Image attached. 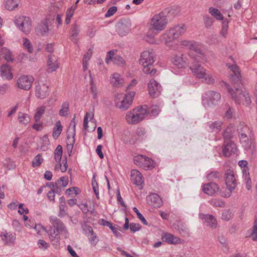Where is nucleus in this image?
<instances>
[{
  "label": "nucleus",
  "mask_w": 257,
  "mask_h": 257,
  "mask_svg": "<svg viewBox=\"0 0 257 257\" xmlns=\"http://www.w3.org/2000/svg\"><path fill=\"white\" fill-rule=\"evenodd\" d=\"M50 221L52 225L49 227L47 232L52 244L55 246H58L60 242V235H61L64 238L68 236V232L63 223L55 216H50Z\"/></svg>",
  "instance_id": "f257e3e1"
},
{
  "label": "nucleus",
  "mask_w": 257,
  "mask_h": 257,
  "mask_svg": "<svg viewBox=\"0 0 257 257\" xmlns=\"http://www.w3.org/2000/svg\"><path fill=\"white\" fill-rule=\"evenodd\" d=\"M173 32L170 28L166 30L159 37L158 41H155L153 40L154 36L147 34L146 37V40L152 44H159L160 43H164L169 48L172 49H176L178 44L177 41V39L173 35Z\"/></svg>",
  "instance_id": "f03ea898"
},
{
  "label": "nucleus",
  "mask_w": 257,
  "mask_h": 257,
  "mask_svg": "<svg viewBox=\"0 0 257 257\" xmlns=\"http://www.w3.org/2000/svg\"><path fill=\"white\" fill-rule=\"evenodd\" d=\"M155 61V53L153 49H147L143 51L140 54L139 63L143 67V72L146 74L154 75L156 70L151 69V66Z\"/></svg>",
  "instance_id": "7ed1b4c3"
},
{
  "label": "nucleus",
  "mask_w": 257,
  "mask_h": 257,
  "mask_svg": "<svg viewBox=\"0 0 257 257\" xmlns=\"http://www.w3.org/2000/svg\"><path fill=\"white\" fill-rule=\"evenodd\" d=\"M180 45L189 49L188 53L190 58L194 56V59L201 62H206L207 59L204 54L201 50L200 45L196 42L186 40L180 42Z\"/></svg>",
  "instance_id": "20e7f679"
},
{
  "label": "nucleus",
  "mask_w": 257,
  "mask_h": 257,
  "mask_svg": "<svg viewBox=\"0 0 257 257\" xmlns=\"http://www.w3.org/2000/svg\"><path fill=\"white\" fill-rule=\"evenodd\" d=\"M168 23L166 11H162L154 15L149 23V29L160 33L165 29Z\"/></svg>",
  "instance_id": "39448f33"
},
{
  "label": "nucleus",
  "mask_w": 257,
  "mask_h": 257,
  "mask_svg": "<svg viewBox=\"0 0 257 257\" xmlns=\"http://www.w3.org/2000/svg\"><path fill=\"white\" fill-rule=\"evenodd\" d=\"M147 105L142 106L128 111L125 116L126 121L130 124H136L143 120L149 114Z\"/></svg>",
  "instance_id": "423d86ee"
},
{
  "label": "nucleus",
  "mask_w": 257,
  "mask_h": 257,
  "mask_svg": "<svg viewBox=\"0 0 257 257\" xmlns=\"http://www.w3.org/2000/svg\"><path fill=\"white\" fill-rule=\"evenodd\" d=\"M224 85L227 89L228 92L231 95L236 103L238 104H243L246 105L250 104V97L248 93L245 90H242L239 87H237L235 88V90L234 91L229 87L227 83H224Z\"/></svg>",
  "instance_id": "0eeeda50"
},
{
  "label": "nucleus",
  "mask_w": 257,
  "mask_h": 257,
  "mask_svg": "<svg viewBox=\"0 0 257 257\" xmlns=\"http://www.w3.org/2000/svg\"><path fill=\"white\" fill-rule=\"evenodd\" d=\"M135 91H130L123 95L122 93H117L114 95V102L116 107L122 110L127 109L132 103L135 95Z\"/></svg>",
  "instance_id": "6e6552de"
},
{
  "label": "nucleus",
  "mask_w": 257,
  "mask_h": 257,
  "mask_svg": "<svg viewBox=\"0 0 257 257\" xmlns=\"http://www.w3.org/2000/svg\"><path fill=\"white\" fill-rule=\"evenodd\" d=\"M220 98L221 95L218 92L208 91L202 97V104L205 108L211 107L217 104Z\"/></svg>",
  "instance_id": "1a4fd4ad"
},
{
  "label": "nucleus",
  "mask_w": 257,
  "mask_h": 257,
  "mask_svg": "<svg viewBox=\"0 0 257 257\" xmlns=\"http://www.w3.org/2000/svg\"><path fill=\"white\" fill-rule=\"evenodd\" d=\"M192 61L190 64L189 68L193 75L198 79H202L204 76L206 70L202 67L200 63H204L194 59V56L191 57Z\"/></svg>",
  "instance_id": "9d476101"
},
{
  "label": "nucleus",
  "mask_w": 257,
  "mask_h": 257,
  "mask_svg": "<svg viewBox=\"0 0 257 257\" xmlns=\"http://www.w3.org/2000/svg\"><path fill=\"white\" fill-rule=\"evenodd\" d=\"M14 23L20 30L27 34L31 30V22L30 18L19 16L15 18Z\"/></svg>",
  "instance_id": "9b49d317"
},
{
  "label": "nucleus",
  "mask_w": 257,
  "mask_h": 257,
  "mask_svg": "<svg viewBox=\"0 0 257 257\" xmlns=\"http://www.w3.org/2000/svg\"><path fill=\"white\" fill-rule=\"evenodd\" d=\"M62 152V148L61 146L58 145L54 151V159L55 161L57 162V164L55 167V169L56 170L60 169L62 172H65L67 169L68 165L66 159L62 161V163H63V166L62 164L61 163Z\"/></svg>",
  "instance_id": "f8f14e48"
},
{
  "label": "nucleus",
  "mask_w": 257,
  "mask_h": 257,
  "mask_svg": "<svg viewBox=\"0 0 257 257\" xmlns=\"http://www.w3.org/2000/svg\"><path fill=\"white\" fill-rule=\"evenodd\" d=\"M135 164L145 170H151L155 166V162L143 155H138L134 158Z\"/></svg>",
  "instance_id": "ddd939ff"
},
{
  "label": "nucleus",
  "mask_w": 257,
  "mask_h": 257,
  "mask_svg": "<svg viewBox=\"0 0 257 257\" xmlns=\"http://www.w3.org/2000/svg\"><path fill=\"white\" fill-rule=\"evenodd\" d=\"M171 61L177 67L182 68L190 65L192 59L189 55H176L172 58Z\"/></svg>",
  "instance_id": "4468645a"
},
{
  "label": "nucleus",
  "mask_w": 257,
  "mask_h": 257,
  "mask_svg": "<svg viewBox=\"0 0 257 257\" xmlns=\"http://www.w3.org/2000/svg\"><path fill=\"white\" fill-rule=\"evenodd\" d=\"M34 80V78L31 76L22 75L17 79V86L20 89L29 90L32 86Z\"/></svg>",
  "instance_id": "2eb2a0df"
},
{
  "label": "nucleus",
  "mask_w": 257,
  "mask_h": 257,
  "mask_svg": "<svg viewBox=\"0 0 257 257\" xmlns=\"http://www.w3.org/2000/svg\"><path fill=\"white\" fill-rule=\"evenodd\" d=\"M132 24L130 19H121L117 25L118 34L123 36L126 35L131 30Z\"/></svg>",
  "instance_id": "dca6fc26"
},
{
  "label": "nucleus",
  "mask_w": 257,
  "mask_h": 257,
  "mask_svg": "<svg viewBox=\"0 0 257 257\" xmlns=\"http://www.w3.org/2000/svg\"><path fill=\"white\" fill-rule=\"evenodd\" d=\"M225 182L227 188L232 192L237 186L236 179L233 172L228 170L225 173Z\"/></svg>",
  "instance_id": "f3484780"
},
{
  "label": "nucleus",
  "mask_w": 257,
  "mask_h": 257,
  "mask_svg": "<svg viewBox=\"0 0 257 257\" xmlns=\"http://www.w3.org/2000/svg\"><path fill=\"white\" fill-rule=\"evenodd\" d=\"M112 60L113 63L118 66H123L125 64L124 59L119 55L115 54L114 50L109 51L107 52L105 58V62L109 64L110 60Z\"/></svg>",
  "instance_id": "a211bd4d"
},
{
  "label": "nucleus",
  "mask_w": 257,
  "mask_h": 257,
  "mask_svg": "<svg viewBox=\"0 0 257 257\" xmlns=\"http://www.w3.org/2000/svg\"><path fill=\"white\" fill-rule=\"evenodd\" d=\"M148 87L149 93L152 97L159 96L162 90L161 86L154 79H151L150 81Z\"/></svg>",
  "instance_id": "6ab92c4d"
},
{
  "label": "nucleus",
  "mask_w": 257,
  "mask_h": 257,
  "mask_svg": "<svg viewBox=\"0 0 257 257\" xmlns=\"http://www.w3.org/2000/svg\"><path fill=\"white\" fill-rule=\"evenodd\" d=\"M49 86L46 84L39 83L36 86L35 94L38 98L43 99L49 95Z\"/></svg>",
  "instance_id": "aec40b11"
},
{
  "label": "nucleus",
  "mask_w": 257,
  "mask_h": 257,
  "mask_svg": "<svg viewBox=\"0 0 257 257\" xmlns=\"http://www.w3.org/2000/svg\"><path fill=\"white\" fill-rule=\"evenodd\" d=\"M162 239L164 241L170 244H179L183 242V240L179 237L167 232L162 234Z\"/></svg>",
  "instance_id": "412c9836"
},
{
  "label": "nucleus",
  "mask_w": 257,
  "mask_h": 257,
  "mask_svg": "<svg viewBox=\"0 0 257 257\" xmlns=\"http://www.w3.org/2000/svg\"><path fill=\"white\" fill-rule=\"evenodd\" d=\"M199 218L207 226L211 228H215L217 226V222L216 218L212 215L200 214Z\"/></svg>",
  "instance_id": "4be33fe9"
},
{
  "label": "nucleus",
  "mask_w": 257,
  "mask_h": 257,
  "mask_svg": "<svg viewBox=\"0 0 257 257\" xmlns=\"http://www.w3.org/2000/svg\"><path fill=\"white\" fill-rule=\"evenodd\" d=\"M228 68L232 72L231 80L234 84L240 82V72L239 68L236 64H227Z\"/></svg>",
  "instance_id": "5701e85b"
},
{
  "label": "nucleus",
  "mask_w": 257,
  "mask_h": 257,
  "mask_svg": "<svg viewBox=\"0 0 257 257\" xmlns=\"http://www.w3.org/2000/svg\"><path fill=\"white\" fill-rule=\"evenodd\" d=\"M48 22L49 20L48 19H45L38 25L36 30L38 35L42 36H47L48 35L50 30Z\"/></svg>",
  "instance_id": "b1692460"
},
{
  "label": "nucleus",
  "mask_w": 257,
  "mask_h": 257,
  "mask_svg": "<svg viewBox=\"0 0 257 257\" xmlns=\"http://www.w3.org/2000/svg\"><path fill=\"white\" fill-rule=\"evenodd\" d=\"M0 76L3 79L10 80L13 79V75L11 67L8 64H3L0 67Z\"/></svg>",
  "instance_id": "393cba45"
},
{
  "label": "nucleus",
  "mask_w": 257,
  "mask_h": 257,
  "mask_svg": "<svg viewBox=\"0 0 257 257\" xmlns=\"http://www.w3.org/2000/svg\"><path fill=\"white\" fill-rule=\"evenodd\" d=\"M131 180L134 184L138 186H141L144 182L142 174L136 169L131 171Z\"/></svg>",
  "instance_id": "a878e982"
},
{
  "label": "nucleus",
  "mask_w": 257,
  "mask_h": 257,
  "mask_svg": "<svg viewBox=\"0 0 257 257\" xmlns=\"http://www.w3.org/2000/svg\"><path fill=\"white\" fill-rule=\"evenodd\" d=\"M148 203L155 207H160L162 203V200L158 194H150L146 198Z\"/></svg>",
  "instance_id": "bb28decb"
},
{
  "label": "nucleus",
  "mask_w": 257,
  "mask_h": 257,
  "mask_svg": "<svg viewBox=\"0 0 257 257\" xmlns=\"http://www.w3.org/2000/svg\"><path fill=\"white\" fill-rule=\"evenodd\" d=\"M110 82L114 87H120L124 83V80L121 75L118 73H114L110 77Z\"/></svg>",
  "instance_id": "cd10ccee"
},
{
  "label": "nucleus",
  "mask_w": 257,
  "mask_h": 257,
  "mask_svg": "<svg viewBox=\"0 0 257 257\" xmlns=\"http://www.w3.org/2000/svg\"><path fill=\"white\" fill-rule=\"evenodd\" d=\"M47 66L50 72L56 71L59 67L58 58L54 55L50 54L48 56Z\"/></svg>",
  "instance_id": "c85d7f7f"
},
{
  "label": "nucleus",
  "mask_w": 257,
  "mask_h": 257,
  "mask_svg": "<svg viewBox=\"0 0 257 257\" xmlns=\"http://www.w3.org/2000/svg\"><path fill=\"white\" fill-rule=\"evenodd\" d=\"M236 151V145L232 141L225 143L223 149V155L226 157H229L232 153Z\"/></svg>",
  "instance_id": "c756f323"
},
{
  "label": "nucleus",
  "mask_w": 257,
  "mask_h": 257,
  "mask_svg": "<svg viewBox=\"0 0 257 257\" xmlns=\"http://www.w3.org/2000/svg\"><path fill=\"white\" fill-rule=\"evenodd\" d=\"M239 139L244 149L249 150L251 149L252 139L251 137H249L245 134L241 133L239 135Z\"/></svg>",
  "instance_id": "7c9ffc66"
},
{
  "label": "nucleus",
  "mask_w": 257,
  "mask_h": 257,
  "mask_svg": "<svg viewBox=\"0 0 257 257\" xmlns=\"http://www.w3.org/2000/svg\"><path fill=\"white\" fill-rule=\"evenodd\" d=\"M186 29V26L183 24H179L170 28V29L173 33V35L174 36L176 37L177 39L185 33Z\"/></svg>",
  "instance_id": "2f4dec72"
},
{
  "label": "nucleus",
  "mask_w": 257,
  "mask_h": 257,
  "mask_svg": "<svg viewBox=\"0 0 257 257\" xmlns=\"http://www.w3.org/2000/svg\"><path fill=\"white\" fill-rule=\"evenodd\" d=\"M202 189L204 193H217L220 191L218 185L214 182L204 184Z\"/></svg>",
  "instance_id": "473e14b6"
},
{
  "label": "nucleus",
  "mask_w": 257,
  "mask_h": 257,
  "mask_svg": "<svg viewBox=\"0 0 257 257\" xmlns=\"http://www.w3.org/2000/svg\"><path fill=\"white\" fill-rule=\"evenodd\" d=\"M20 0H5L4 6L8 11H14L19 8Z\"/></svg>",
  "instance_id": "72a5a7b5"
},
{
  "label": "nucleus",
  "mask_w": 257,
  "mask_h": 257,
  "mask_svg": "<svg viewBox=\"0 0 257 257\" xmlns=\"http://www.w3.org/2000/svg\"><path fill=\"white\" fill-rule=\"evenodd\" d=\"M99 223L103 226H108L109 229L112 230V231L117 237H119L121 236V233H120L119 230L118 229L117 227L113 226L110 222L101 219L99 220Z\"/></svg>",
  "instance_id": "f704fd0d"
},
{
  "label": "nucleus",
  "mask_w": 257,
  "mask_h": 257,
  "mask_svg": "<svg viewBox=\"0 0 257 257\" xmlns=\"http://www.w3.org/2000/svg\"><path fill=\"white\" fill-rule=\"evenodd\" d=\"M0 56L8 62H13L14 60L12 52L6 47H3L0 51Z\"/></svg>",
  "instance_id": "c9c22d12"
},
{
  "label": "nucleus",
  "mask_w": 257,
  "mask_h": 257,
  "mask_svg": "<svg viewBox=\"0 0 257 257\" xmlns=\"http://www.w3.org/2000/svg\"><path fill=\"white\" fill-rule=\"evenodd\" d=\"M1 236L3 241L6 244L13 243L16 239L15 235L11 233L2 232Z\"/></svg>",
  "instance_id": "e433bc0d"
},
{
  "label": "nucleus",
  "mask_w": 257,
  "mask_h": 257,
  "mask_svg": "<svg viewBox=\"0 0 257 257\" xmlns=\"http://www.w3.org/2000/svg\"><path fill=\"white\" fill-rule=\"evenodd\" d=\"M86 231L90 243L93 245H95L98 242V239L93 232L92 227L90 226H87L86 227Z\"/></svg>",
  "instance_id": "4c0bfd02"
},
{
  "label": "nucleus",
  "mask_w": 257,
  "mask_h": 257,
  "mask_svg": "<svg viewBox=\"0 0 257 257\" xmlns=\"http://www.w3.org/2000/svg\"><path fill=\"white\" fill-rule=\"evenodd\" d=\"M243 174V183L245 186L246 188L248 191H250L251 190L252 187V183L251 181L250 178L249 177V173L248 170H243L242 171Z\"/></svg>",
  "instance_id": "58836bf2"
},
{
  "label": "nucleus",
  "mask_w": 257,
  "mask_h": 257,
  "mask_svg": "<svg viewBox=\"0 0 257 257\" xmlns=\"http://www.w3.org/2000/svg\"><path fill=\"white\" fill-rule=\"evenodd\" d=\"M69 103L68 101L63 102L59 111V115L63 117L67 116L69 113Z\"/></svg>",
  "instance_id": "ea45409f"
},
{
  "label": "nucleus",
  "mask_w": 257,
  "mask_h": 257,
  "mask_svg": "<svg viewBox=\"0 0 257 257\" xmlns=\"http://www.w3.org/2000/svg\"><path fill=\"white\" fill-rule=\"evenodd\" d=\"M223 123L221 121L218 120L208 123V127L211 132H217L221 130Z\"/></svg>",
  "instance_id": "a19ab883"
},
{
  "label": "nucleus",
  "mask_w": 257,
  "mask_h": 257,
  "mask_svg": "<svg viewBox=\"0 0 257 257\" xmlns=\"http://www.w3.org/2000/svg\"><path fill=\"white\" fill-rule=\"evenodd\" d=\"M88 73L90 76V90L93 95V98L96 99L97 98L98 90L96 84L93 81V78L91 76V73L90 70H88Z\"/></svg>",
  "instance_id": "79ce46f5"
},
{
  "label": "nucleus",
  "mask_w": 257,
  "mask_h": 257,
  "mask_svg": "<svg viewBox=\"0 0 257 257\" xmlns=\"http://www.w3.org/2000/svg\"><path fill=\"white\" fill-rule=\"evenodd\" d=\"M209 13L217 20H223V16L220 11L216 8L210 7L208 10Z\"/></svg>",
  "instance_id": "37998d69"
},
{
  "label": "nucleus",
  "mask_w": 257,
  "mask_h": 257,
  "mask_svg": "<svg viewBox=\"0 0 257 257\" xmlns=\"http://www.w3.org/2000/svg\"><path fill=\"white\" fill-rule=\"evenodd\" d=\"M80 31L79 27L77 25H74L71 28V40L74 43H77L78 41L77 36Z\"/></svg>",
  "instance_id": "c03bdc74"
},
{
  "label": "nucleus",
  "mask_w": 257,
  "mask_h": 257,
  "mask_svg": "<svg viewBox=\"0 0 257 257\" xmlns=\"http://www.w3.org/2000/svg\"><path fill=\"white\" fill-rule=\"evenodd\" d=\"M18 119L20 124L26 125L30 121V117L26 113L19 112L18 113Z\"/></svg>",
  "instance_id": "a18cd8bd"
},
{
  "label": "nucleus",
  "mask_w": 257,
  "mask_h": 257,
  "mask_svg": "<svg viewBox=\"0 0 257 257\" xmlns=\"http://www.w3.org/2000/svg\"><path fill=\"white\" fill-rule=\"evenodd\" d=\"M62 131V126L60 121L58 120L56 122L55 126L54 127L52 136L54 139H57Z\"/></svg>",
  "instance_id": "49530a36"
},
{
  "label": "nucleus",
  "mask_w": 257,
  "mask_h": 257,
  "mask_svg": "<svg viewBox=\"0 0 257 257\" xmlns=\"http://www.w3.org/2000/svg\"><path fill=\"white\" fill-rule=\"evenodd\" d=\"M233 215V210L230 209H224L222 213L221 219L225 221H229L232 218Z\"/></svg>",
  "instance_id": "de8ad7c7"
},
{
  "label": "nucleus",
  "mask_w": 257,
  "mask_h": 257,
  "mask_svg": "<svg viewBox=\"0 0 257 257\" xmlns=\"http://www.w3.org/2000/svg\"><path fill=\"white\" fill-rule=\"evenodd\" d=\"M23 46L24 48L29 53H32L34 49L32 44L31 41L26 38H23Z\"/></svg>",
  "instance_id": "09e8293b"
},
{
  "label": "nucleus",
  "mask_w": 257,
  "mask_h": 257,
  "mask_svg": "<svg viewBox=\"0 0 257 257\" xmlns=\"http://www.w3.org/2000/svg\"><path fill=\"white\" fill-rule=\"evenodd\" d=\"M76 6H72L66 12L65 23L68 25L70 23L71 19L74 15V12L76 9Z\"/></svg>",
  "instance_id": "8fccbe9b"
},
{
  "label": "nucleus",
  "mask_w": 257,
  "mask_h": 257,
  "mask_svg": "<svg viewBox=\"0 0 257 257\" xmlns=\"http://www.w3.org/2000/svg\"><path fill=\"white\" fill-rule=\"evenodd\" d=\"M45 110L46 106L44 105H42L37 108L34 115V119L36 121H38L40 120L42 114L45 112Z\"/></svg>",
  "instance_id": "3c124183"
},
{
  "label": "nucleus",
  "mask_w": 257,
  "mask_h": 257,
  "mask_svg": "<svg viewBox=\"0 0 257 257\" xmlns=\"http://www.w3.org/2000/svg\"><path fill=\"white\" fill-rule=\"evenodd\" d=\"M201 79H203V82L208 84H212L215 82V79L212 75L210 73H207L206 71L204 74V76Z\"/></svg>",
  "instance_id": "603ef678"
},
{
  "label": "nucleus",
  "mask_w": 257,
  "mask_h": 257,
  "mask_svg": "<svg viewBox=\"0 0 257 257\" xmlns=\"http://www.w3.org/2000/svg\"><path fill=\"white\" fill-rule=\"evenodd\" d=\"M44 159L42 158L41 155L38 154L37 155L33 160L32 162V165L33 167L36 168L39 166L42 163Z\"/></svg>",
  "instance_id": "864d4df0"
},
{
  "label": "nucleus",
  "mask_w": 257,
  "mask_h": 257,
  "mask_svg": "<svg viewBox=\"0 0 257 257\" xmlns=\"http://www.w3.org/2000/svg\"><path fill=\"white\" fill-rule=\"evenodd\" d=\"M203 21L205 28L209 29L212 26L214 20L209 16L206 15L203 17Z\"/></svg>",
  "instance_id": "5fc2aeb1"
},
{
  "label": "nucleus",
  "mask_w": 257,
  "mask_h": 257,
  "mask_svg": "<svg viewBox=\"0 0 257 257\" xmlns=\"http://www.w3.org/2000/svg\"><path fill=\"white\" fill-rule=\"evenodd\" d=\"M47 188H49L50 190L48 191V193H55V191L54 190V185H51L50 184L49 185L48 183L47 185L45 186H43L41 188H40L38 190L37 193H41V192L43 191H46V189Z\"/></svg>",
  "instance_id": "6e6d98bb"
},
{
  "label": "nucleus",
  "mask_w": 257,
  "mask_h": 257,
  "mask_svg": "<svg viewBox=\"0 0 257 257\" xmlns=\"http://www.w3.org/2000/svg\"><path fill=\"white\" fill-rule=\"evenodd\" d=\"M75 116H74L72 118V120L70 123V125L69 126V131L70 133H71L73 137L75 135V126H76V122L75 119Z\"/></svg>",
  "instance_id": "4d7b16f0"
},
{
  "label": "nucleus",
  "mask_w": 257,
  "mask_h": 257,
  "mask_svg": "<svg viewBox=\"0 0 257 257\" xmlns=\"http://www.w3.org/2000/svg\"><path fill=\"white\" fill-rule=\"evenodd\" d=\"M221 177V174L218 171H213L209 173L207 175L208 180H214L218 179Z\"/></svg>",
  "instance_id": "13d9d810"
},
{
  "label": "nucleus",
  "mask_w": 257,
  "mask_h": 257,
  "mask_svg": "<svg viewBox=\"0 0 257 257\" xmlns=\"http://www.w3.org/2000/svg\"><path fill=\"white\" fill-rule=\"evenodd\" d=\"M250 236L254 241H257V221L255 220L252 227V230Z\"/></svg>",
  "instance_id": "bf43d9fd"
},
{
  "label": "nucleus",
  "mask_w": 257,
  "mask_h": 257,
  "mask_svg": "<svg viewBox=\"0 0 257 257\" xmlns=\"http://www.w3.org/2000/svg\"><path fill=\"white\" fill-rule=\"evenodd\" d=\"M58 184L63 187H66L68 184V178L67 176H63L58 181Z\"/></svg>",
  "instance_id": "052dcab7"
},
{
  "label": "nucleus",
  "mask_w": 257,
  "mask_h": 257,
  "mask_svg": "<svg viewBox=\"0 0 257 257\" xmlns=\"http://www.w3.org/2000/svg\"><path fill=\"white\" fill-rule=\"evenodd\" d=\"M210 204L216 207H223L225 206V203L220 199H214L210 201Z\"/></svg>",
  "instance_id": "680f3d73"
},
{
  "label": "nucleus",
  "mask_w": 257,
  "mask_h": 257,
  "mask_svg": "<svg viewBox=\"0 0 257 257\" xmlns=\"http://www.w3.org/2000/svg\"><path fill=\"white\" fill-rule=\"evenodd\" d=\"M117 9V7L115 6H112L111 8H110L107 12L105 14V17L106 18H109L112 16H113L115 12H116Z\"/></svg>",
  "instance_id": "e2e57ef3"
},
{
  "label": "nucleus",
  "mask_w": 257,
  "mask_h": 257,
  "mask_svg": "<svg viewBox=\"0 0 257 257\" xmlns=\"http://www.w3.org/2000/svg\"><path fill=\"white\" fill-rule=\"evenodd\" d=\"M228 22L226 21H223L222 22V29L221 31V34L225 37V35L227 34V31H228Z\"/></svg>",
  "instance_id": "0e129e2a"
},
{
  "label": "nucleus",
  "mask_w": 257,
  "mask_h": 257,
  "mask_svg": "<svg viewBox=\"0 0 257 257\" xmlns=\"http://www.w3.org/2000/svg\"><path fill=\"white\" fill-rule=\"evenodd\" d=\"M10 87V85L7 83L0 85V95L5 94Z\"/></svg>",
  "instance_id": "69168bd1"
},
{
  "label": "nucleus",
  "mask_w": 257,
  "mask_h": 257,
  "mask_svg": "<svg viewBox=\"0 0 257 257\" xmlns=\"http://www.w3.org/2000/svg\"><path fill=\"white\" fill-rule=\"evenodd\" d=\"M66 206L64 204H60L59 206V212L58 216L60 217H64L66 214Z\"/></svg>",
  "instance_id": "338daca9"
},
{
  "label": "nucleus",
  "mask_w": 257,
  "mask_h": 257,
  "mask_svg": "<svg viewBox=\"0 0 257 257\" xmlns=\"http://www.w3.org/2000/svg\"><path fill=\"white\" fill-rule=\"evenodd\" d=\"M38 245L39 248L43 249H47L49 247V244L43 239L39 240Z\"/></svg>",
  "instance_id": "774afa93"
}]
</instances>
